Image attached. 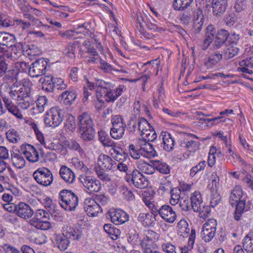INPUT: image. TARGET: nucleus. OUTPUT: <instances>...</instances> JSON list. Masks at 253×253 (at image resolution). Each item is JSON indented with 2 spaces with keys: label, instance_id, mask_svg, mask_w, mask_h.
Instances as JSON below:
<instances>
[{
  "label": "nucleus",
  "instance_id": "1",
  "mask_svg": "<svg viewBox=\"0 0 253 253\" xmlns=\"http://www.w3.org/2000/svg\"><path fill=\"white\" fill-rule=\"evenodd\" d=\"M96 85L98 86L97 92L99 93L101 96H103L108 102L114 101L120 96L124 88L122 86L115 87L112 83L103 80L97 81Z\"/></svg>",
  "mask_w": 253,
  "mask_h": 253
},
{
  "label": "nucleus",
  "instance_id": "2",
  "mask_svg": "<svg viewBox=\"0 0 253 253\" xmlns=\"http://www.w3.org/2000/svg\"><path fill=\"white\" fill-rule=\"evenodd\" d=\"M78 120L82 138L86 141L93 140L95 132L93 127V122L90 115L87 112H84L78 116Z\"/></svg>",
  "mask_w": 253,
  "mask_h": 253
},
{
  "label": "nucleus",
  "instance_id": "3",
  "mask_svg": "<svg viewBox=\"0 0 253 253\" xmlns=\"http://www.w3.org/2000/svg\"><path fill=\"white\" fill-rule=\"evenodd\" d=\"M33 86L32 83L28 79H23L22 84L18 85L16 83L10 87L8 94L11 98L14 100H22L28 99L31 96Z\"/></svg>",
  "mask_w": 253,
  "mask_h": 253
},
{
  "label": "nucleus",
  "instance_id": "4",
  "mask_svg": "<svg viewBox=\"0 0 253 253\" xmlns=\"http://www.w3.org/2000/svg\"><path fill=\"white\" fill-rule=\"evenodd\" d=\"M60 206L66 211H74L78 205V196L72 191L63 189L59 194Z\"/></svg>",
  "mask_w": 253,
  "mask_h": 253
},
{
  "label": "nucleus",
  "instance_id": "5",
  "mask_svg": "<svg viewBox=\"0 0 253 253\" xmlns=\"http://www.w3.org/2000/svg\"><path fill=\"white\" fill-rule=\"evenodd\" d=\"M50 215L48 212L42 209H39L35 212L33 218L29 220L30 225L38 229L48 230L51 228V225L48 221Z\"/></svg>",
  "mask_w": 253,
  "mask_h": 253
},
{
  "label": "nucleus",
  "instance_id": "6",
  "mask_svg": "<svg viewBox=\"0 0 253 253\" xmlns=\"http://www.w3.org/2000/svg\"><path fill=\"white\" fill-rule=\"evenodd\" d=\"M63 119V111L58 107H52L45 115L44 121L46 125L49 126L55 127L58 126Z\"/></svg>",
  "mask_w": 253,
  "mask_h": 253
},
{
  "label": "nucleus",
  "instance_id": "7",
  "mask_svg": "<svg viewBox=\"0 0 253 253\" xmlns=\"http://www.w3.org/2000/svg\"><path fill=\"white\" fill-rule=\"evenodd\" d=\"M33 175L38 184L45 187L50 185L53 180L51 171L45 167L38 169L34 172Z\"/></svg>",
  "mask_w": 253,
  "mask_h": 253
},
{
  "label": "nucleus",
  "instance_id": "8",
  "mask_svg": "<svg viewBox=\"0 0 253 253\" xmlns=\"http://www.w3.org/2000/svg\"><path fill=\"white\" fill-rule=\"evenodd\" d=\"M126 179L127 182L131 181L135 187L139 189L146 188L149 184L147 179L136 169L132 171L130 175L126 176Z\"/></svg>",
  "mask_w": 253,
  "mask_h": 253
},
{
  "label": "nucleus",
  "instance_id": "9",
  "mask_svg": "<svg viewBox=\"0 0 253 253\" xmlns=\"http://www.w3.org/2000/svg\"><path fill=\"white\" fill-rule=\"evenodd\" d=\"M81 183L89 193L99 192L102 188L100 181L90 176L82 175L80 178Z\"/></svg>",
  "mask_w": 253,
  "mask_h": 253
},
{
  "label": "nucleus",
  "instance_id": "10",
  "mask_svg": "<svg viewBox=\"0 0 253 253\" xmlns=\"http://www.w3.org/2000/svg\"><path fill=\"white\" fill-rule=\"evenodd\" d=\"M217 222L214 219L207 221L203 226L201 235L202 239L206 242L211 241L215 236Z\"/></svg>",
  "mask_w": 253,
  "mask_h": 253
},
{
  "label": "nucleus",
  "instance_id": "11",
  "mask_svg": "<svg viewBox=\"0 0 253 253\" xmlns=\"http://www.w3.org/2000/svg\"><path fill=\"white\" fill-rule=\"evenodd\" d=\"M47 65V62L43 58L35 61L29 68V74L32 77H38L44 75Z\"/></svg>",
  "mask_w": 253,
  "mask_h": 253
},
{
  "label": "nucleus",
  "instance_id": "12",
  "mask_svg": "<svg viewBox=\"0 0 253 253\" xmlns=\"http://www.w3.org/2000/svg\"><path fill=\"white\" fill-rule=\"evenodd\" d=\"M97 164L102 170L110 171L116 169V161L107 155H100L97 159Z\"/></svg>",
  "mask_w": 253,
  "mask_h": 253
},
{
  "label": "nucleus",
  "instance_id": "13",
  "mask_svg": "<svg viewBox=\"0 0 253 253\" xmlns=\"http://www.w3.org/2000/svg\"><path fill=\"white\" fill-rule=\"evenodd\" d=\"M84 208L87 214L95 216L101 211V206L95 200L91 198H86L84 202Z\"/></svg>",
  "mask_w": 253,
  "mask_h": 253
},
{
  "label": "nucleus",
  "instance_id": "14",
  "mask_svg": "<svg viewBox=\"0 0 253 253\" xmlns=\"http://www.w3.org/2000/svg\"><path fill=\"white\" fill-rule=\"evenodd\" d=\"M160 216L169 223H173L176 219V214L169 205H165L160 207Z\"/></svg>",
  "mask_w": 253,
  "mask_h": 253
},
{
  "label": "nucleus",
  "instance_id": "15",
  "mask_svg": "<svg viewBox=\"0 0 253 253\" xmlns=\"http://www.w3.org/2000/svg\"><path fill=\"white\" fill-rule=\"evenodd\" d=\"M15 39L13 35L5 32H0V45L10 47L14 52L17 48L20 49V45H15Z\"/></svg>",
  "mask_w": 253,
  "mask_h": 253
},
{
  "label": "nucleus",
  "instance_id": "16",
  "mask_svg": "<svg viewBox=\"0 0 253 253\" xmlns=\"http://www.w3.org/2000/svg\"><path fill=\"white\" fill-rule=\"evenodd\" d=\"M34 213L33 210L28 204L20 202L17 205L16 214L19 217L24 219H29L32 216Z\"/></svg>",
  "mask_w": 253,
  "mask_h": 253
},
{
  "label": "nucleus",
  "instance_id": "17",
  "mask_svg": "<svg viewBox=\"0 0 253 253\" xmlns=\"http://www.w3.org/2000/svg\"><path fill=\"white\" fill-rule=\"evenodd\" d=\"M111 221L116 225L122 224L127 221L128 215L121 210H117L110 212Z\"/></svg>",
  "mask_w": 253,
  "mask_h": 253
},
{
  "label": "nucleus",
  "instance_id": "18",
  "mask_svg": "<svg viewBox=\"0 0 253 253\" xmlns=\"http://www.w3.org/2000/svg\"><path fill=\"white\" fill-rule=\"evenodd\" d=\"M22 152L18 150L11 152V162L12 165L18 169H23L26 165V161L23 156Z\"/></svg>",
  "mask_w": 253,
  "mask_h": 253
},
{
  "label": "nucleus",
  "instance_id": "19",
  "mask_svg": "<svg viewBox=\"0 0 253 253\" xmlns=\"http://www.w3.org/2000/svg\"><path fill=\"white\" fill-rule=\"evenodd\" d=\"M22 153L27 160L31 163L37 162L39 160V155L38 151L32 145L27 144L23 148Z\"/></svg>",
  "mask_w": 253,
  "mask_h": 253
},
{
  "label": "nucleus",
  "instance_id": "20",
  "mask_svg": "<svg viewBox=\"0 0 253 253\" xmlns=\"http://www.w3.org/2000/svg\"><path fill=\"white\" fill-rule=\"evenodd\" d=\"M193 15V28L195 33H199L203 27L204 15L203 11L200 8H198L193 12L192 15Z\"/></svg>",
  "mask_w": 253,
  "mask_h": 253
},
{
  "label": "nucleus",
  "instance_id": "21",
  "mask_svg": "<svg viewBox=\"0 0 253 253\" xmlns=\"http://www.w3.org/2000/svg\"><path fill=\"white\" fill-rule=\"evenodd\" d=\"M227 0H212V8L214 15L221 16L225 11L227 6Z\"/></svg>",
  "mask_w": 253,
  "mask_h": 253
},
{
  "label": "nucleus",
  "instance_id": "22",
  "mask_svg": "<svg viewBox=\"0 0 253 253\" xmlns=\"http://www.w3.org/2000/svg\"><path fill=\"white\" fill-rule=\"evenodd\" d=\"M100 67L104 72L107 73L115 74L119 72L127 73V71L122 66L119 65L113 66L103 60L100 61Z\"/></svg>",
  "mask_w": 253,
  "mask_h": 253
},
{
  "label": "nucleus",
  "instance_id": "23",
  "mask_svg": "<svg viewBox=\"0 0 253 253\" xmlns=\"http://www.w3.org/2000/svg\"><path fill=\"white\" fill-rule=\"evenodd\" d=\"M61 177L64 181L68 184L73 183L75 179V174L69 168L65 166H62L59 171Z\"/></svg>",
  "mask_w": 253,
  "mask_h": 253
},
{
  "label": "nucleus",
  "instance_id": "24",
  "mask_svg": "<svg viewBox=\"0 0 253 253\" xmlns=\"http://www.w3.org/2000/svg\"><path fill=\"white\" fill-rule=\"evenodd\" d=\"M191 207L194 211H198L201 207L204 204L201 194L200 192L195 191L191 196Z\"/></svg>",
  "mask_w": 253,
  "mask_h": 253
},
{
  "label": "nucleus",
  "instance_id": "25",
  "mask_svg": "<svg viewBox=\"0 0 253 253\" xmlns=\"http://www.w3.org/2000/svg\"><path fill=\"white\" fill-rule=\"evenodd\" d=\"M222 57V55L218 51H214L211 53L205 60V64L207 69H211L219 62Z\"/></svg>",
  "mask_w": 253,
  "mask_h": 253
},
{
  "label": "nucleus",
  "instance_id": "26",
  "mask_svg": "<svg viewBox=\"0 0 253 253\" xmlns=\"http://www.w3.org/2000/svg\"><path fill=\"white\" fill-rule=\"evenodd\" d=\"M109 153L114 158V160L118 162L124 161L127 157V154L123 149L117 145L110 149Z\"/></svg>",
  "mask_w": 253,
  "mask_h": 253
},
{
  "label": "nucleus",
  "instance_id": "27",
  "mask_svg": "<svg viewBox=\"0 0 253 253\" xmlns=\"http://www.w3.org/2000/svg\"><path fill=\"white\" fill-rule=\"evenodd\" d=\"M161 136L163 138L164 149L168 152L171 151L174 148L175 142L171 134L167 132H162Z\"/></svg>",
  "mask_w": 253,
  "mask_h": 253
},
{
  "label": "nucleus",
  "instance_id": "28",
  "mask_svg": "<svg viewBox=\"0 0 253 253\" xmlns=\"http://www.w3.org/2000/svg\"><path fill=\"white\" fill-rule=\"evenodd\" d=\"M242 196L243 191L242 188L239 185L236 186L231 192L229 198L230 204L232 206H235L239 201H240Z\"/></svg>",
  "mask_w": 253,
  "mask_h": 253
},
{
  "label": "nucleus",
  "instance_id": "29",
  "mask_svg": "<svg viewBox=\"0 0 253 253\" xmlns=\"http://www.w3.org/2000/svg\"><path fill=\"white\" fill-rule=\"evenodd\" d=\"M63 233L68 238H71L73 240H78L82 235L81 228L71 227H67L66 229L63 231Z\"/></svg>",
  "mask_w": 253,
  "mask_h": 253
},
{
  "label": "nucleus",
  "instance_id": "30",
  "mask_svg": "<svg viewBox=\"0 0 253 253\" xmlns=\"http://www.w3.org/2000/svg\"><path fill=\"white\" fill-rule=\"evenodd\" d=\"M45 148L53 150H58L63 148V145L58 140L51 139L48 138L44 137L43 142H40Z\"/></svg>",
  "mask_w": 253,
  "mask_h": 253
},
{
  "label": "nucleus",
  "instance_id": "31",
  "mask_svg": "<svg viewBox=\"0 0 253 253\" xmlns=\"http://www.w3.org/2000/svg\"><path fill=\"white\" fill-rule=\"evenodd\" d=\"M141 246L144 253H160L158 247L156 243L141 241Z\"/></svg>",
  "mask_w": 253,
  "mask_h": 253
},
{
  "label": "nucleus",
  "instance_id": "32",
  "mask_svg": "<svg viewBox=\"0 0 253 253\" xmlns=\"http://www.w3.org/2000/svg\"><path fill=\"white\" fill-rule=\"evenodd\" d=\"M138 220L145 226H151L155 221L156 219L152 214L149 213H141L138 215Z\"/></svg>",
  "mask_w": 253,
  "mask_h": 253
},
{
  "label": "nucleus",
  "instance_id": "33",
  "mask_svg": "<svg viewBox=\"0 0 253 253\" xmlns=\"http://www.w3.org/2000/svg\"><path fill=\"white\" fill-rule=\"evenodd\" d=\"M99 140L104 147L113 148L117 144L103 131H98Z\"/></svg>",
  "mask_w": 253,
  "mask_h": 253
},
{
  "label": "nucleus",
  "instance_id": "34",
  "mask_svg": "<svg viewBox=\"0 0 253 253\" xmlns=\"http://www.w3.org/2000/svg\"><path fill=\"white\" fill-rule=\"evenodd\" d=\"M137 167L139 170L147 174H153L155 170L154 165H150L142 160L137 162Z\"/></svg>",
  "mask_w": 253,
  "mask_h": 253
},
{
  "label": "nucleus",
  "instance_id": "35",
  "mask_svg": "<svg viewBox=\"0 0 253 253\" xmlns=\"http://www.w3.org/2000/svg\"><path fill=\"white\" fill-rule=\"evenodd\" d=\"M55 243L59 249L61 251L67 249L70 243L68 238L63 233L62 235H57L55 239Z\"/></svg>",
  "mask_w": 253,
  "mask_h": 253
},
{
  "label": "nucleus",
  "instance_id": "36",
  "mask_svg": "<svg viewBox=\"0 0 253 253\" xmlns=\"http://www.w3.org/2000/svg\"><path fill=\"white\" fill-rule=\"evenodd\" d=\"M126 127V126L112 127L110 129L111 137L115 139H120L124 135Z\"/></svg>",
  "mask_w": 253,
  "mask_h": 253
},
{
  "label": "nucleus",
  "instance_id": "37",
  "mask_svg": "<svg viewBox=\"0 0 253 253\" xmlns=\"http://www.w3.org/2000/svg\"><path fill=\"white\" fill-rule=\"evenodd\" d=\"M153 165H154V169H156L162 173L167 174L170 172V167L164 162L160 161H154Z\"/></svg>",
  "mask_w": 253,
  "mask_h": 253
},
{
  "label": "nucleus",
  "instance_id": "38",
  "mask_svg": "<svg viewBox=\"0 0 253 253\" xmlns=\"http://www.w3.org/2000/svg\"><path fill=\"white\" fill-rule=\"evenodd\" d=\"M151 126L147 120L143 118H139L138 121V131L141 136L144 135L145 131H147Z\"/></svg>",
  "mask_w": 253,
  "mask_h": 253
},
{
  "label": "nucleus",
  "instance_id": "39",
  "mask_svg": "<svg viewBox=\"0 0 253 253\" xmlns=\"http://www.w3.org/2000/svg\"><path fill=\"white\" fill-rule=\"evenodd\" d=\"M78 47L77 43L69 42L65 47L63 53L69 58H74L75 57V52Z\"/></svg>",
  "mask_w": 253,
  "mask_h": 253
},
{
  "label": "nucleus",
  "instance_id": "40",
  "mask_svg": "<svg viewBox=\"0 0 253 253\" xmlns=\"http://www.w3.org/2000/svg\"><path fill=\"white\" fill-rule=\"evenodd\" d=\"M193 0H174L173 6L176 10H183L188 8Z\"/></svg>",
  "mask_w": 253,
  "mask_h": 253
},
{
  "label": "nucleus",
  "instance_id": "41",
  "mask_svg": "<svg viewBox=\"0 0 253 253\" xmlns=\"http://www.w3.org/2000/svg\"><path fill=\"white\" fill-rule=\"evenodd\" d=\"M239 51L237 45L232 44H228L227 49L225 50L224 56L226 59H230L236 56Z\"/></svg>",
  "mask_w": 253,
  "mask_h": 253
},
{
  "label": "nucleus",
  "instance_id": "42",
  "mask_svg": "<svg viewBox=\"0 0 253 253\" xmlns=\"http://www.w3.org/2000/svg\"><path fill=\"white\" fill-rule=\"evenodd\" d=\"M183 145L182 146L188 151L192 153H195L200 148V143L194 140L184 141Z\"/></svg>",
  "mask_w": 253,
  "mask_h": 253
},
{
  "label": "nucleus",
  "instance_id": "43",
  "mask_svg": "<svg viewBox=\"0 0 253 253\" xmlns=\"http://www.w3.org/2000/svg\"><path fill=\"white\" fill-rule=\"evenodd\" d=\"M77 97L76 92L74 91L66 90L64 91L61 95V100H64L65 103L71 104Z\"/></svg>",
  "mask_w": 253,
  "mask_h": 253
},
{
  "label": "nucleus",
  "instance_id": "44",
  "mask_svg": "<svg viewBox=\"0 0 253 253\" xmlns=\"http://www.w3.org/2000/svg\"><path fill=\"white\" fill-rule=\"evenodd\" d=\"M76 127V123L75 118L74 116L71 115L66 120L64 128L69 133L73 132Z\"/></svg>",
  "mask_w": 253,
  "mask_h": 253
},
{
  "label": "nucleus",
  "instance_id": "45",
  "mask_svg": "<svg viewBox=\"0 0 253 253\" xmlns=\"http://www.w3.org/2000/svg\"><path fill=\"white\" fill-rule=\"evenodd\" d=\"M235 205H236V208L234 213V218L236 220L238 221L241 219V217L244 212L245 207V201H239Z\"/></svg>",
  "mask_w": 253,
  "mask_h": 253
},
{
  "label": "nucleus",
  "instance_id": "46",
  "mask_svg": "<svg viewBox=\"0 0 253 253\" xmlns=\"http://www.w3.org/2000/svg\"><path fill=\"white\" fill-rule=\"evenodd\" d=\"M21 47H20V49H19V48H17L16 50H15L14 52L12 51L14 54V55L12 54V53H3L0 56V58L5 62L7 64H9L11 61H13L17 58V54L18 53H20V50H21Z\"/></svg>",
  "mask_w": 253,
  "mask_h": 253
},
{
  "label": "nucleus",
  "instance_id": "47",
  "mask_svg": "<svg viewBox=\"0 0 253 253\" xmlns=\"http://www.w3.org/2000/svg\"><path fill=\"white\" fill-rule=\"evenodd\" d=\"M243 247L247 253L253 252V236L246 235L243 240Z\"/></svg>",
  "mask_w": 253,
  "mask_h": 253
},
{
  "label": "nucleus",
  "instance_id": "48",
  "mask_svg": "<svg viewBox=\"0 0 253 253\" xmlns=\"http://www.w3.org/2000/svg\"><path fill=\"white\" fill-rule=\"evenodd\" d=\"M6 138L10 142L17 143L21 139L19 134L13 129L9 130L6 133Z\"/></svg>",
  "mask_w": 253,
  "mask_h": 253
},
{
  "label": "nucleus",
  "instance_id": "49",
  "mask_svg": "<svg viewBox=\"0 0 253 253\" xmlns=\"http://www.w3.org/2000/svg\"><path fill=\"white\" fill-rule=\"evenodd\" d=\"M119 192L127 201H132L134 199V196L132 192L129 190L126 186L124 185L120 186Z\"/></svg>",
  "mask_w": 253,
  "mask_h": 253
},
{
  "label": "nucleus",
  "instance_id": "50",
  "mask_svg": "<svg viewBox=\"0 0 253 253\" xmlns=\"http://www.w3.org/2000/svg\"><path fill=\"white\" fill-rule=\"evenodd\" d=\"M171 198L170 203L171 205L175 206L178 203L181 197L180 196V190L177 189H172L170 191Z\"/></svg>",
  "mask_w": 253,
  "mask_h": 253
},
{
  "label": "nucleus",
  "instance_id": "51",
  "mask_svg": "<svg viewBox=\"0 0 253 253\" xmlns=\"http://www.w3.org/2000/svg\"><path fill=\"white\" fill-rule=\"evenodd\" d=\"M48 100L45 96L40 97L37 101V107L39 113H42L47 107Z\"/></svg>",
  "mask_w": 253,
  "mask_h": 253
},
{
  "label": "nucleus",
  "instance_id": "52",
  "mask_svg": "<svg viewBox=\"0 0 253 253\" xmlns=\"http://www.w3.org/2000/svg\"><path fill=\"white\" fill-rule=\"evenodd\" d=\"M143 155L147 157H155L157 156V153L154 149L153 145L150 143L146 144L145 149L142 150Z\"/></svg>",
  "mask_w": 253,
  "mask_h": 253
},
{
  "label": "nucleus",
  "instance_id": "53",
  "mask_svg": "<svg viewBox=\"0 0 253 253\" xmlns=\"http://www.w3.org/2000/svg\"><path fill=\"white\" fill-rule=\"evenodd\" d=\"M192 13H193L192 10H187L179 16V20L183 25L185 26L189 25L191 21Z\"/></svg>",
  "mask_w": 253,
  "mask_h": 253
},
{
  "label": "nucleus",
  "instance_id": "54",
  "mask_svg": "<svg viewBox=\"0 0 253 253\" xmlns=\"http://www.w3.org/2000/svg\"><path fill=\"white\" fill-rule=\"evenodd\" d=\"M111 121L112 127L126 126L123 116L120 115L112 116Z\"/></svg>",
  "mask_w": 253,
  "mask_h": 253
},
{
  "label": "nucleus",
  "instance_id": "55",
  "mask_svg": "<svg viewBox=\"0 0 253 253\" xmlns=\"http://www.w3.org/2000/svg\"><path fill=\"white\" fill-rule=\"evenodd\" d=\"M14 25L13 21L11 20L9 17L4 14L0 12V26L7 28Z\"/></svg>",
  "mask_w": 253,
  "mask_h": 253
},
{
  "label": "nucleus",
  "instance_id": "56",
  "mask_svg": "<svg viewBox=\"0 0 253 253\" xmlns=\"http://www.w3.org/2000/svg\"><path fill=\"white\" fill-rule=\"evenodd\" d=\"M129 153L134 159L138 160L143 155V152L140 149H137L133 144L129 145L128 147Z\"/></svg>",
  "mask_w": 253,
  "mask_h": 253
},
{
  "label": "nucleus",
  "instance_id": "57",
  "mask_svg": "<svg viewBox=\"0 0 253 253\" xmlns=\"http://www.w3.org/2000/svg\"><path fill=\"white\" fill-rule=\"evenodd\" d=\"M159 238L158 234L152 230H147L146 232L145 237L142 241H147L148 242H153L156 243V241Z\"/></svg>",
  "mask_w": 253,
  "mask_h": 253
},
{
  "label": "nucleus",
  "instance_id": "58",
  "mask_svg": "<svg viewBox=\"0 0 253 253\" xmlns=\"http://www.w3.org/2000/svg\"><path fill=\"white\" fill-rule=\"evenodd\" d=\"M72 163L77 169L81 170L82 172L86 173L88 170V169L85 166L83 162L77 158L73 159Z\"/></svg>",
  "mask_w": 253,
  "mask_h": 253
},
{
  "label": "nucleus",
  "instance_id": "59",
  "mask_svg": "<svg viewBox=\"0 0 253 253\" xmlns=\"http://www.w3.org/2000/svg\"><path fill=\"white\" fill-rule=\"evenodd\" d=\"M206 161H203L199 163V164L195 167H192L190 169V175L193 177L198 172L201 171L205 169L206 167Z\"/></svg>",
  "mask_w": 253,
  "mask_h": 253
},
{
  "label": "nucleus",
  "instance_id": "60",
  "mask_svg": "<svg viewBox=\"0 0 253 253\" xmlns=\"http://www.w3.org/2000/svg\"><path fill=\"white\" fill-rule=\"evenodd\" d=\"M144 135L145 136H142L148 141H153L157 137L156 132L152 126L149 128L147 131H145Z\"/></svg>",
  "mask_w": 253,
  "mask_h": 253
},
{
  "label": "nucleus",
  "instance_id": "61",
  "mask_svg": "<svg viewBox=\"0 0 253 253\" xmlns=\"http://www.w3.org/2000/svg\"><path fill=\"white\" fill-rule=\"evenodd\" d=\"M216 151V148L215 147L212 146L211 147L208 160V165L210 167H212L215 163V153Z\"/></svg>",
  "mask_w": 253,
  "mask_h": 253
},
{
  "label": "nucleus",
  "instance_id": "62",
  "mask_svg": "<svg viewBox=\"0 0 253 253\" xmlns=\"http://www.w3.org/2000/svg\"><path fill=\"white\" fill-rule=\"evenodd\" d=\"M247 0H236L234 8L236 12H241L247 8Z\"/></svg>",
  "mask_w": 253,
  "mask_h": 253
},
{
  "label": "nucleus",
  "instance_id": "63",
  "mask_svg": "<svg viewBox=\"0 0 253 253\" xmlns=\"http://www.w3.org/2000/svg\"><path fill=\"white\" fill-rule=\"evenodd\" d=\"M178 204H179V207L183 211H188L191 208V206L189 204V200L187 197H181Z\"/></svg>",
  "mask_w": 253,
  "mask_h": 253
},
{
  "label": "nucleus",
  "instance_id": "64",
  "mask_svg": "<svg viewBox=\"0 0 253 253\" xmlns=\"http://www.w3.org/2000/svg\"><path fill=\"white\" fill-rule=\"evenodd\" d=\"M162 249L164 253H176L175 246L170 243L163 244Z\"/></svg>",
  "mask_w": 253,
  "mask_h": 253
}]
</instances>
